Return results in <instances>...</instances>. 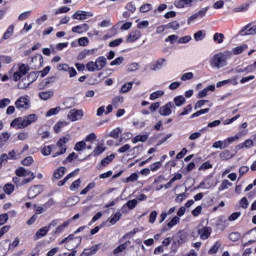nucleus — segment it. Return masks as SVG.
Instances as JSON below:
<instances>
[{
    "label": "nucleus",
    "instance_id": "5701e85b",
    "mask_svg": "<svg viewBox=\"0 0 256 256\" xmlns=\"http://www.w3.org/2000/svg\"><path fill=\"white\" fill-rule=\"evenodd\" d=\"M242 35H256V24H248L242 30Z\"/></svg>",
    "mask_w": 256,
    "mask_h": 256
},
{
    "label": "nucleus",
    "instance_id": "5fc2aeb1",
    "mask_svg": "<svg viewBox=\"0 0 256 256\" xmlns=\"http://www.w3.org/2000/svg\"><path fill=\"white\" fill-rule=\"evenodd\" d=\"M120 133H122L121 128H115L110 132L109 137H112V139H117Z\"/></svg>",
    "mask_w": 256,
    "mask_h": 256
},
{
    "label": "nucleus",
    "instance_id": "8fccbe9b",
    "mask_svg": "<svg viewBox=\"0 0 256 256\" xmlns=\"http://www.w3.org/2000/svg\"><path fill=\"white\" fill-rule=\"evenodd\" d=\"M235 141H239V136H233L225 139L224 140L225 147L230 146L232 143H235Z\"/></svg>",
    "mask_w": 256,
    "mask_h": 256
},
{
    "label": "nucleus",
    "instance_id": "e2e57ef3",
    "mask_svg": "<svg viewBox=\"0 0 256 256\" xmlns=\"http://www.w3.org/2000/svg\"><path fill=\"white\" fill-rule=\"evenodd\" d=\"M121 43H123V38H117L109 42V47H119Z\"/></svg>",
    "mask_w": 256,
    "mask_h": 256
},
{
    "label": "nucleus",
    "instance_id": "7c9ffc66",
    "mask_svg": "<svg viewBox=\"0 0 256 256\" xmlns=\"http://www.w3.org/2000/svg\"><path fill=\"white\" fill-rule=\"evenodd\" d=\"M149 139L148 135H137L132 139V143H145Z\"/></svg>",
    "mask_w": 256,
    "mask_h": 256
},
{
    "label": "nucleus",
    "instance_id": "f03ea898",
    "mask_svg": "<svg viewBox=\"0 0 256 256\" xmlns=\"http://www.w3.org/2000/svg\"><path fill=\"white\" fill-rule=\"evenodd\" d=\"M37 119L38 117L36 114L18 117L10 123V127H13L14 129H26V127H29V125H32V123H37Z\"/></svg>",
    "mask_w": 256,
    "mask_h": 256
},
{
    "label": "nucleus",
    "instance_id": "680f3d73",
    "mask_svg": "<svg viewBox=\"0 0 256 256\" xmlns=\"http://www.w3.org/2000/svg\"><path fill=\"white\" fill-rule=\"evenodd\" d=\"M193 77H194L193 72L184 73L181 76V81H191V79H193Z\"/></svg>",
    "mask_w": 256,
    "mask_h": 256
},
{
    "label": "nucleus",
    "instance_id": "58836bf2",
    "mask_svg": "<svg viewBox=\"0 0 256 256\" xmlns=\"http://www.w3.org/2000/svg\"><path fill=\"white\" fill-rule=\"evenodd\" d=\"M223 39H225V35L223 33H215L213 36V41H215V43H223Z\"/></svg>",
    "mask_w": 256,
    "mask_h": 256
},
{
    "label": "nucleus",
    "instance_id": "7ed1b4c3",
    "mask_svg": "<svg viewBox=\"0 0 256 256\" xmlns=\"http://www.w3.org/2000/svg\"><path fill=\"white\" fill-rule=\"evenodd\" d=\"M231 55H233V53L230 51L215 54L210 60L211 67L214 69H221V67H225L227 65V59H231Z\"/></svg>",
    "mask_w": 256,
    "mask_h": 256
},
{
    "label": "nucleus",
    "instance_id": "774afa93",
    "mask_svg": "<svg viewBox=\"0 0 256 256\" xmlns=\"http://www.w3.org/2000/svg\"><path fill=\"white\" fill-rule=\"evenodd\" d=\"M245 173H249V168L248 166H242L239 168V179L245 175Z\"/></svg>",
    "mask_w": 256,
    "mask_h": 256
},
{
    "label": "nucleus",
    "instance_id": "052dcab7",
    "mask_svg": "<svg viewBox=\"0 0 256 256\" xmlns=\"http://www.w3.org/2000/svg\"><path fill=\"white\" fill-rule=\"evenodd\" d=\"M33 157L32 156H28L26 158H24L22 160V165L26 166V167H29V165H33Z\"/></svg>",
    "mask_w": 256,
    "mask_h": 256
},
{
    "label": "nucleus",
    "instance_id": "2eb2a0df",
    "mask_svg": "<svg viewBox=\"0 0 256 256\" xmlns=\"http://www.w3.org/2000/svg\"><path fill=\"white\" fill-rule=\"evenodd\" d=\"M83 115V110L72 109L69 111L67 118L70 121H79V119H83Z\"/></svg>",
    "mask_w": 256,
    "mask_h": 256
},
{
    "label": "nucleus",
    "instance_id": "79ce46f5",
    "mask_svg": "<svg viewBox=\"0 0 256 256\" xmlns=\"http://www.w3.org/2000/svg\"><path fill=\"white\" fill-rule=\"evenodd\" d=\"M91 189H95V182L89 183L81 192L80 195H87Z\"/></svg>",
    "mask_w": 256,
    "mask_h": 256
},
{
    "label": "nucleus",
    "instance_id": "ea45409f",
    "mask_svg": "<svg viewBox=\"0 0 256 256\" xmlns=\"http://www.w3.org/2000/svg\"><path fill=\"white\" fill-rule=\"evenodd\" d=\"M180 221H181V218H179L178 216H175L174 218H172L170 222L167 223L168 229H172V227H175V225H178Z\"/></svg>",
    "mask_w": 256,
    "mask_h": 256
},
{
    "label": "nucleus",
    "instance_id": "c756f323",
    "mask_svg": "<svg viewBox=\"0 0 256 256\" xmlns=\"http://www.w3.org/2000/svg\"><path fill=\"white\" fill-rule=\"evenodd\" d=\"M53 95V91H43L39 93V97L40 99H42V101H49V99H51Z\"/></svg>",
    "mask_w": 256,
    "mask_h": 256
},
{
    "label": "nucleus",
    "instance_id": "b1692460",
    "mask_svg": "<svg viewBox=\"0 0 256 256\" xmlns=\"http://www.w3.org/2000/svg\"><path fill=\"white\" fill-rule=\"evenodd\" d=\"M96 69L97 71H101L107 65V58L105 56H100L96 59Z\"/></svg>",
    "mask_w": 256,
    "mask_h": 256
},
{
    "label": "nucleus",
    "instance_id": "cd10ccee",
    "mask_svg": "<svg viewBox=\"0 0 256 256\" xmlns=\"http://www.w3.org/2000/svg\"><path fill=\"white\" fill-rule=\"evenodd\" d=\"M47 233H49V227L44 226L36 232L35 237L36 239H41V237H45Z\"/></svg>",
    "mask_w": 256,
    "mask_h": 256
},
{
    "label": "nucleus",
    "instance_id": "6e6552de",
    "mask_svg": "<svg viewBox=\"0 0 256 256\" xmlns=\"http://www.w3.org/2000/svg\"><path fill=\"white\" fill-rule=\"evenodd\" d=\"M27 61L29 65H32V69H41L43 67V56L41 54L30 57Z\"/></svg>",
    "mask_w": 256,
    "mask_h": 256
},
{
    "label": "nucleus",
    "instance_id": "a19ab883",
    "mask_svg": "<svg viewBox=\"0 0 256 256\" xmlns=\"http://www.w3.org/2000/svg\"><path fill=\"white\" fill-rule=\"evenodd\" d=\"M209 113V108L198 110L190 116V119H195V117H200V115H205Z\"/></svg>",
    "mask_w": 256,
    "mask_h": 256
},
{
    "label": "nucleus",
    "instance_id": "f8f14e48",
    "mask_svg": "<svg viewBox=\"0 0 256 256\" xmlns=\"http://www.w3.org/2000/svg\"><path fill=\"white\" fill-rule=\"evenodd\" d=\"M43 192V186L41 185H34L28 189V198L35 199L37 195H41Z\"/></svg>",
    "mask_w": 256,
    "mask_h": 256
},
{
    "label": "nucleus",
    "instance_id": "864d4df0",
    "mask_svg": "<svg viewBox=\"0 0 256 256\" xmlns=\"http://www.w3.org/2000/svg\"><path fill=\"white\" fill-rule=\"evenodd\" d=\"M249 9V4H243L234 9L235 13H243Z\"/></svg>",
    "mask_w": 256,
    "mask_h": 256
},
{
    "label": "nucleus",
    "instance_id": "09e8293b",
    "mask_svg": "<svg viewBox=\"0 0 256 256\" xmlns=\"http://www.w3.org/2000/svg\"><path fill=\"white\" fill-rule=\"evenodd\" d=\"M153 9V5L147 3L140 7V13H149Z\"/></svg>",
    "mask_w": 256,
    "mask_h": 256
},
{
    "label": "nucleus",
    "instance_id": "e433bc0d",
    "mask_svg": "<svg viewBox=\"0 0 256 256\" xmlns=\"http://www.w3.org/2000/svg\"><path fill=\"white\" fill-rule=\"evenodd\" d=\"M53 152V146H44L41 149V153L42 155H44V157H49V155Z\"/></svg>",
    "mask_w": 256,
    "mask_h": 256
},
{
    "label": "nucleus",
    "instance_id": "6e6d98bb",
    "mask_svg": "<svg viewBox=\"0 0 256 256\" xmlns=\"http://www.w3.org/2000/svg\"><path fill=\"white\" fill-rule=\"evenodd\" d=\"M195 41H203L205 39V34L203 33V30H199L194 34Z\"/></svg>",
    "mask_w": 256,
    "mask_h": 256
},
{
    "label": "nucleus",
    "instance_id": "49530a36",
    "mask_svg": "<svg viewBox=\"0 0 256 256\" xmlns=\"http://www.w3.org/2000/svg\"><path fill=\"white\" fill-rule=\"evenodd\" d=\"M63 127H67V122L62 121V122H58L57 124H55V126H54L55 133H59L61 131V129H63Z\"/></svg>",
    "mask_w": 256,
    "mask_h": 256
},
{
    "label": "nucleus",
    "instance_id": "f3484780",
    "mask_svg": "<svg viewBox=\"0 0 256 256\" xmlns=\"http://www.w3.org/2000/svg\"><path fill=\"white\" fill-rule=\"evenodd\" d=\"M212 232L213 230L211 229V227H202L198 229V235H200V239L202 240L209 239Z\"/></svg>",
    "mask_w": 256,
    "mask_h": 256
},
{
    "label": "nucleus",
    "instance_id": "bf43d9fd",
    "mask_svg": "<svg viewBox=\"0 0 256 256\" xmlns=\"http://www.w3.org/2000/svg\"><path fill=\"white\" fill-rule=\"evenodd\" d=\"M85 147H87V143H85V141H80L76 143L74 149L75 151H82V149H85Z\"/></svg>",
    "mask_w": 256,
    "mask_h": 256
},
{
    "label": "nucleus",
    "instance_id": "4d7b16f0",
    "mask_svg": "<svg viewBox=\"0 0 256 256\" xmlns=\"http://www.w3.org/2000/svg\"><path fill=\"white\" fill-rule=\"evenodd\" d=\"M78 45H80V47H87L89 45V38L87 37L79 38Z\"/></svg>",
    "mask_w": 256,
    "mask_h": 256
},
{
    "label": "nucleus",
    "instance_id": "393cba45",
    "mask_svg": "<svg viewBox=\"0 0 256 256\" xmlns=\"http://www.w3.org/2000/svg\"><path fill=\"white\" fill-rule=\"evenodd\" d=\"M69 225H71V220H67V221L63 222L61 225L56 227V229L54 231V235H60V233H63L65 231L66 227H69Z\"/></svg>",
    "mask_w": 256,
    "mask_h": 256
},
{
    "label": "nucleus",
    "instance_id": "13d9d810",
    "mask_svg": "<svg viewBox=\"0 0 256 256\" xmlns=\"http://www.w3.org/2000/svg\"><path fill=\"white\" fill-rule=\"evenodd\" d=\"M11 105V99L9 98H4L0 100V109H5V107Z\"/></svg>",
    "mask_w": 256,
    "mask_h": 256
},
{
    "label": "nucleus",
    "instance_id": "412c9836",
    "mask_svg": "<svg viewBox=\"0 0 256 256\" xmlns=\"http://www.w3.org/2000/svg\"><path fill=\"white\" fill-rule=\"evenodd\" d=\"M139 201L137 199L129 200L126 204L122 206V213H127V207L130 210H133L137 207Z\"/></svg>",
    "mask_w": 256,
    "mask_h": 256
},
{
    "label": "nucleus",
    "instance_id": "9b49d317",
    "mask_svg": "<svg viewBox=\"0 0 256 256\" xmlns=\"http://www.w3.org/2000/svg\"><path fill=\"white\" fill-rule=\"evenodd\" d=\"M195 0H175L174 7L176 9H189L193 7V3Z\"/></svg>",
    "mask_w": 256,
    "mask_h": 256
},
{
    "label": "nucleus",
    "instance_id": "4468645a",
    "mask_svg": "<svg viewBox=\"0 0 256 256\" xmlns=\"http://www.w3.org/2000/svg\"><path fill=\"white\" fill-rule=\"evenodd\" d=\"M88 17H93V13L78 10L72 15V19H76L78 21H85V19H87Z\"/></svg>",
    "mask_w": 256,
    "mask_h": 256
},
{
    "label": "nucleus",
    "instance_id": "69168bd1",
    "mask_svg": "<svg viewBox=\"0 0 256 256\" xmlns=\"http://www.w3.org/2000/svg\"><path fill=\"white\" fill-rule=\"evenodd\" d=\"M229 239L230 241H239V239H241V234H239L238 232H232L229 234Z\"/></svg>",
    "mask_w": 256,
    "mask_h": 256
},
{
    "label": "nucleus",
    "instance_id": "9d476101",
    "mask_svg": "<svg viewBox=\"0 0 256 256\" xmlns=\"http://www.w3.org/2000/svg\"><path fill=\"white\" fill-rule=\"evenodd\" d=\"M167 65V59L159 58L150 64L151 71H161Z\"/></svg>",
    "mask_w": 256,
    "mask_h": 256
},
{
    "label": "nucleus",
    "instance_id": "aec40b11",
    "mask_svg": "<svg viewBox=\"0 0 256 256\" xmlns=\"http://www.w3.org/2000/svg\"><path fill=\"white\" fill-rule=\"evenodd\" d=\"M13 33H15V26L10 25L5 33L3 34L2 38L0 39L1 42L7 41V39H11L13 37Z\"/></svg>",
    "mask_w": 256,
    "mask_h": 256
},
{
    "label": "nucleus",
    "instance_id": "338daca9",
    "mask_svg": "<svg viewBox=\"0 0 256 256\" xmlns=\"http://www.w3.org/2000/svg\"><path fill=\"white\" fill-rule=\"evenodd\" d=\"M31 15V11H26V12H23L21 13L19 16H18V21H25V19H29V16Z\"/></svg>",
    "mask_w": 256,
    "mask_h": 256
},
{
    "label": "nucleus",
    "instance_id": "f704fd0d",
    "mask_svg": "<svg viewBox=\"0 0 256 256\" xmlns=\"http://www.w3.org/2000/svg\"><path fill=\"white\" fill-rule=\"evenodd\" d=\"M113 159H115V154H111L109 156H107L106 158L101 160V165L102 167H107V165H109V163H111V161H113Z\"/></svg>",
    "mask_w": 256,
    "mask_h": 256
},
{
    "label": "nucleus",
    "instance_id": "6ab92c4d",
    "mask_svg": "<svg viewBox=\"0 0 256 256\" xmlns=\"http://www.w3.org/2000/svg\"><path fill=\"white\" fill-rule=\"evenodd\" d=\"M126 11L123 12L122 16L124 17V19H129V17H131V15H133V13H135V11H137V8L135 7V5H133V3H128L125 7Z\"/></svg>",
    "mask_w": 256,
    "mask_h": 256
},
{
    "label": "nucleus",
    "instance_id": "de8ad7c7",
    "mask_svg": "<svg viewBox=\"0 0 256 256\" xmlns=\"http://www.w3.org/2000/svg\"><path fill=\"white\" fill-rule=\"evenodd\" d=\"M233 183L229 182V180H224L219 186V191H225V189H229Z\"/></svg>",
    "mask_w": 256,
    "mask_h": 256
},
{
    "label": "nucleus",
    "instance_id": "c85d7f7f",
    "mask_svg": "<svg viewBox=\"0 0 256 256\" xmlns=\"http://www.w3.org/2000/svg\"><path fill=\"white\" fill-rule=\"evenodd\" d=\"M219 157L222 161H229V159H233V155L231 154V151L224 150L219 154Z\"/></svg>",
    "mask_w": 256,
    "mask_h": 256
},
{
    "label": "nucleus",
    "instance_id": "c03bdc74",
    "mask_svg": "<svg viewBox=\"0 0 256 256\" xmlns=\"http://www.w3.org/2000/svg\"><path fill=\"white\" fill-rule=\"evenodd\" d=\"M4 193H6V195H11V193H13V191H15V186H13V184H6L3 188Z\"/></svg>",
    "mask_w": 256,
    "mask_h": 256
},
{
    "label": "nucleus",
    "instance_id": "37998d69",
    "mask_svg": "<svg viewBox=\"0 0 256 256\" xmlns=\"http://www.w3.org/2000/svg\"><path fill=\"white\" fill-rule=\"evenodd\" d=\"M105 151V147H103V144L98 145L94 151L92 152V154L94 155V157H97L99 155H101V153H104Z\"/></svg>",
    "mask_w": 256,
    "mask_h": 256
},
{
    "label": "nucleus",
    "instance_id": "dca6fc26",
    "mask_svg": "<svg viewBox=\"0 0 256 256\" xmlns=\"http://www.w3.org/2000/svg\"><path fill=\"white\" fill-rule=\"evenodd\" d=\"M131 245V241H126L122 244H120L118 247H116L113 250V255H121V253H125V251H127V249L130 247Z\"/></svg>",
    "mask_w": 256,
    "mask_h": 256
},
{
    "label": "nucleus",
    "instance_id": "0e129e2a",
    "mask_svg": "<svg viewBox=\"0 0 256 256\" xmlns=\"http://www.w3.org/2000/svg\"><path fill=\"white\" fill-rule=\"evenodd\" d=\"M61 111V107L51 108L47 113L46 117H51L52 115H57Z\"/></svg>",
    "mask_w": 256,
    "mask_h": 256
},
{
    "label": "nucleus",
    "instance_id": "4c0bfd02",
    "mask_svg": "<svg viewBox=\"0 0 256 256\" xmlns=\"http://www.w3.org/2000/svg\"><path fill=\"white\" fill-rule=\"evenodd\" d=\"M165 95V92L164 91H161V90H158L156 92H153L151 95H150V100L151 101H155V99H159V97H163Z\"/></svg>",
    "mask_w": 256,
    "mask_h": 256
},
{
    "label": "nucleus",
    "instance_id": "72a5a7b5",
    "mask_svg": "<svg viewBox=\"0 0 256 256\" xmlns=\"http://www.w3.org/2000/svg\"><path fill=\"white\" fill-rule=\"evenodd\" d=\"M185 97L184 96H176L174 98V103L176 107H182V105H185Z\"/></svg>",
    "mask_w": 256,
    "mask_h": 256
},
{
    "label": "nucleus",
    "instance_id": "423d86ee",
    "mask_svg": "<svg viewBox=\"0 0 256 256\" xmlns=\"http://www.w3.org/2000/svg\"><path fill=\"white\" fill-rule=\"evenodd\" d=\"M16 109H31V98L27 95L21 96L16 102H15Z\"/></svg>",
    "mask_w": 256,
    "mask_h": 256
},
{
    "label": "nucleus",
    "instance_id": "2f4dec72",
    "mask_svg": "<svg viewBox=\"0 0 256 256\" xmlns=\"http://www.w3.org/2000/svg\"><path fill=\"white\" fill-rule=\"evenodd\" d=\"M243 51H247V45H245V44L242 46H237L232 49L233 55H241V53H243Z\"/></svg>",
    "mask_w": 256,
    "mask_h": 256
},
{
    "label": "nucleus",
    "instance_id": "a878e982",
    "mask_svg": "<svg viewBox=\"0 0 256 256\" xmlns=\"http://www.w3.org/2000/svg\"><path fill=\"white\" fill-rule=\"evenodd\" d=\"M78 174H79V169H76L72 173L68 174L63 180L58 182V187H63V185H65V183H67L69 179L75 177V175H78Z\"/></svg>",
    "mask_w": 256,
    "mask_h": 256
},
{
    "label": "nucleus",
    "instance_id": "a211bd4d",
    "mask_svg": "<svg viewBox=\"0 0 256 256\" xmlns=\"http://www.w3.org/2000/svg\"><path fill=\"white\" fill-rule=\"evenodd\" d=\"M141 39V31L135 30L130 32L126 38V43H135V41Z\"/></svg>",
    "mask_w": 256,
    "mask_h": 256
},
{
    "label": "nucleus",
    "instance_id": "1a4fd4ad",
    "mask_svg": "<svg viewBox=\"0 0 256 256\" xmlns=\"http://www.w3.org/2000/svg\"><path fill=\"white\" fill-rule=\"evenodd\" d=\"M207 11H209V6L201 8L198 12L192 14L188 18V25H191L193 21H197V19H203L207 15Z\"/></svg>",
    "mask_w": 256,
    "mask_h": 256
},
{
    "label": "nucleus",
    "instance_id": "0eeeda50",
    "mask_svg": "<svg viewBox=\"0 0 256 256\" xmlns=\"http://www.w3.org/2000/svg\"><path fill=\"white\" fill-rule=\"evenodd\" d=\"M31 68L26 64H18V71L13 74L14 81H19L26 73H29Z\"/></svg>",
    "mask_w": 256,
    "mask_h": 256
},
{
    "label": "nucleus",
    "instance_id": "473e14b6",
    "mask_svg": "<svg viewBox=\"0 0 256 256\" xmlns=\"http://www.w3.org/2000/svg\"><path fill=\"white\" fill-rule=\"evenodd\" d=\"M219 249H221V242L217 241L215 242V244L210 248V250L208 251L209 255H215V253H217V251H219Z\"/></svg>",
    "mask_w": 256,
    "mask_h": 256
},
{
    "label": "nucleus",
    "instance_id": "3c124183",
    "mask_svg": "<svg viewBox=\"0 0 256 256\" xmlns=\"http://www.w3.org/2000/svg\"><path fill=\"white\" fill-rule=\"evenodd\" d=\"M213 149H227V147L225 146V140L223 141H216L213 145H212Z\"/></svg>",
    "mask_w": 256,
    "mask_h": 256
},
{
    "label": "nucleus",
    "instance_id": "39448f33",
    "mask_svg": "<svg viewBox=\"0 0 256 256\" xmlns=\"http://www.w3.org/2000/svg\"><path fill=\"white\" fill-rule=\"evenodd\" d=\"M184 243H187V234L185 232H179L172 243V251L176 252Z\"/></svg>",
    "mask_w": 256,
    "mask_h": 256
},
{
    "label": "nucleus",
    "instance_id": "603ef678",
    "mask_svg": "<svg viewBox=\"0 0 256 256\" xmlns=\"http://www.w3.org/2000/svg\"><path fill=\"white\" fill-rule=\"evenodd\" d=\"M121 219V212H116L111 218H110V223L111 225H115L117 221Z\"/></svg>",
    "mask_w": 256,
    "mask_h": 256
},
{
    "label": "nucleus",
    "instance_id": "bb28decb",
    "mask_svg": "<svg viewBox=\"0 0 256 256\" xmlns=\"http://www.w3.org/2000/svg\"><path fill=\"white\" fill-rule=\"evenodd\" d=\"M67 171V168L65 167H59L54 171V179H61Z\"/></svg>",
    "mask_w": 256,
    "mask_h": 256
},
{
    "label": "nucleus",
    "instance_id": "c9c22d12",
    "mask_svg": "<svg viewBox=\"0 0 256 256\" xmlns=\"http://www.w3.org/2000/svg\"><path fill=\"white\" fill-rule=\"evenodd\" d=\"M131 89H133V82L125 83V84L121 87L120 93H129V91H131Z\"/></svg>",
    "mask_w": 256,
    "mask_h": 256
},
{
    "label": "nucleus",
    "instance_id": "20e7f679",
    "mask_svg": "<svg viewBox=\"0 0 256 256\" xmlns=\"http://www.w3.org/2000/svg\"><path fill=\"white\" fill-rule=\"evenodd\" d=\"M69 141V137H63L58 140L56 145H53V151H55L52 155L53 158L59 157V155H65L67 153V142Z\"/></svg>",
    "mask_w": 256,
    "mask_h": 256
},
{
    "label": "nucleus",
    "instance_id": "4be33fe9",
    "mask_svg": "<svg viewBox=\"0 0 256 256\" xmlns=\"http://www.w3.org/2000/svg\"><path fill=\"white\" fill-rule=\"evenodd\" d=\"M89 31V24H81L72 28V33H87Z\"/></svg>",
    "mask_w": 256,
    "mask_h": 256
},
{
    "label": "nucleus",
    "instance_id": "a18cd8bd",
    "mask_svg": "<svg viewBox=\"0 0 256 256\" xmlns=\"http://www.w3.org/2000/svg\"><path fill=\"white\" fill-rule=\"evenodd\" d=\"M87 71H90L91 73L97 71V64L96 62L90 61L86 64Z\"/></svg>",
    "mask_w": 256,
    "mask_h": 256
},
{
    "label": "nucleus",
    "instance_id": "ddd939ff",
    "mask_svg": "<svg viewBox=\"0 0 256 256\" xmlns=\"http://www.w3.org/2000/svg\"><path fill=\"white\" fill-rule=\"evenodd\" d=\"M175 108V103L173 102H168L167 104H165L164 106L160 107L159 109V113L163 116V117H169V115H171L172 111L171 109Z\"/></svg>",
    "mask_w": 256,
    "mask_h": 256
},
{
    "label": "nucleus",
    "instance_id": "f257e3e1",
    "mask_svg": "<svg viewBox=\"0 0 256 256\" xmlns=\"http://www.w3.org/2000/svg\"><path fill=\"white\" fill-rule=\"evenodd\" d=\"M15 174L17 177L13 178V183L15 185L21 186V185H27V183H32V181L37 177L35 173L20 167L16 169Z\"/></svg>",
    "mask_w": 256,
    "mask_h": 256
}]
</instances>
